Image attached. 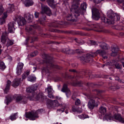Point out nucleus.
I'll use <instances>...</instances> for the list:
<instances>
[{
	"mask_svg": "<svg viewBox=\"0 0 124 124\" xmlns=\"http://www.w3.org/2000/svg\"><path fill=\"white\" fill-rule=\"evenodd\" d=\"M78 6L76 5H74L72 8L70 9L71 11L74 12V16H72V14H69L67 16V20L71 22H76L78 20V17L81 14H83L86 11V5L85 3H84L81 4L80 8H78Z\"/></svg>",
	"mask_w": 124,
	"mask_h": 124,
	"instance_id": "1",
	"label": "nucleus"
},
{
	"mask_svg": "<svg viewBox=\"0 0 124 124\" xmlns=\"http://www.w3.org/2000/svg\"><path fill=\"white\" fill-rule=\"evenodd\" d=\"M43 111L42 109H39L35 112L27 113L25 114L26 117L29 118L30 120H34L39 117L38 115L41 114Z\"/></svg>",
	"mask_w": 124,
	"mask_h": 124,
	"instance_id": "2",
	"label": "nucleus"
},
{
	"mask_svg": "<svg viewBox=\"0 0 124 124\" xmlns=\"http://www.w3.org/2000/svg\"><path fill=\"white\" fill-rule=\"evenodd\" d=\"M42 57L45 59L44 61L47 65V67L49 66L51 68L58 69V66L54 65L52 64L53 58L50 56L49 55H42Z\"/></svg>",
	"mask_w": 124,
	"mask_h": 124,
	"instance_id": "3",
	"label": "nucleus"
},
{
	"mask_svg": "<svg viewBox=\"0 0 124 124\" xmlns=\"http://www.w3.org/2000/svg\"><path fill=\"white\" fill-rule=\"evenodd\" d=\"M8 34L6 31L3 32L2 33V35L1 38V42L3 44H4L6 41L7 40V43L6 44V46L7 47L12 45L13 43L11 40L8 39Z\"/></svg>",
	"mask_w": 124,
	"mask_h": 124,
	"instance_id": "4",
	"label": "nucleus"
},
{
	"mask_svg": "<svg viewBox=\"0 0 124 124\" xmlns=\"http://www.w3.org/2000/svg\"><path fill=\"white\" fill-rule=\"evenodd\" d=\"M96 56V55H82L81 56L78 57V59L81 62L84 63L91 61L92 57H94Z\"/></svg>",
	"mask_w": 124,
	"mask_h": 124,
	"instance_id": "5",
	"label": "nucleus"
},
{
	"mask_svg": "<svg viewBox=\"0 0 124 124\" xmlns=\"http://www.w3.org/2000/svg\"><path fill=\"white\" fill-rule=\"evenodd\" d=\"M62 52L64 54H74L76 53L81 54L84 53L83 50H81L80 49H77L75 50H70L68 48L63 49H62Z\"/></svg>",
	"mask_w": 124,
	"mask_h": 124,
	"instance_id": "6",
	"label": "nucleus"
},
{
	"mask_svg": "<svg viewBox=\"0 0 124 124\" xmlns=\"http://www.w3.org/2000/svg\"><path fill=\"white\" fill-rule=\"evenodd\" d=\"M105 118H106V119H108V118L109 120L115 119L122 123H124V121L123 120L124 118H122L120 115L119 114H115L113 116H111L110 115L109 116L106 115L105 116Z\"/></svg>",
	"mask_w": 124,
	"mask_h": 124,
	"instance_id": "7",
	"label": "nucleus"
},
{
	"mask_svg": "<svg viewBox=\"0 0 124 124\" xmlns=\"http://www.w3.org/2000/svg\"><path fill=\"white\" fill-rule=\"evenodd\" d=\"M16 101L23 104H25L27 103L28 98L25 96H22L19 94L16 96Z\"/></svg>",
	"mask_w": 124,
	"mask_h": 124,
	"instance_id": "8",
	"label": "nucleus"
},
{
	"mask_svg": "<svg viewBox=\"0 0 124 124\" xmlns=\"http://www.w3.org/2000/svg\"><path fill=\"white\" fill-rule=\"evenodd\" d=\"M59 104L57 100H49L47 103V106L48 108L57 107L59 105Z\"/></svg>",
	"mask_w": 124,
	"mask_h": 124,
	"instance_id": "9",
	"label": "nucleus"
},
{
	"mask_svg": "<svg viewBox=\"0 0 124 124\" xmlns=\"http://www.w3.org/2000/svg\"><path fill=\"white\" fill-rule=\"evenodd\" d=\"M92 11L93 16L95 20H98L100 18L99 10L95 8L92 9Z\"/></svg>",
	"mask_w": 124,
	"mask_h": 124,
	"instance_id": "10",
	"label": "nucleus"
},
{
	"mask_svg": "<svg viewBox=\"0 0 124 124\" xmlns=\"http://www.w3.org/2000/svg\"><path fill=\"white\" fill-rule=\"evenodd\" d=\"M16 19L19 26H23L26 24V22L25 18L21 16H18Z\"/></svg>",
	"mask_w": 124,
	"mask_h": 124,
	"instance_id": "11",
	"label": "nucleus"
},
{
	"mask_svg": "<svg viewBox=\"0 0 124 124\" xmlns=\"http://www.w3.org/2000/svg\"><path fill=\"white\" fill-rule=\"evenodd\" d=\"M37 87L31 86L27 88L26 91L28 93H32L33 95L34 96L37 93Z\"/></svg>",
	"mask_w": 124,
	"mask_h": 124,
	"instance_id": "12",
	"label": "nucleus"
},
{
	"mask_svg": "<svg viewBox=\"0 0 124 124\" xmlns=\"http://www.w3.org/2000/svg\"><path fill=\"white\" fill-rule=\"evenodd\" d=\"M41 5L42 8V13H45L47 15L50 16L51 14V12L49 8L46 6L43 7L42 4H41Z\"/></svg>",
	"mask_w": 124,
	"mask_h": 124,
	"instance_id": "13",
	"label": "nucleus"
},
{
	"mask_svg": "<svg viewBox=\"0 0 124 124\" xmlns=\"http://www.w3.org/2000/svg\"><path fill=\"white\" fill-rule=\"evenodd\" d=\"M110 51H111V54H123L122 52H121L117 46H112L111 47Z\"/></svg>",
	"mask_w": 124,
	"mask_h": 124,
	"instance_id": "14",
	"label": "nucleus"
},
{
	"mask_svg": "<svg viewBox=\"0 0 124 124\" xmlns=\"http://www.w3.org/2000/svg\"><path fill=\"white\" fill-rule=\"evenodd\" d=\"M61 91L62 92L66 93L67 97H68L70 95L71 92L69 89L68 88L67 85L66 84H64Z\"/></svg>",
	"mask_w": 124,
	"mask_h": 124,
	"instance_id": "15",
	"label": "nucleus"
},
{
	"mask_svg": "<svg viewBox=\"0 0 124 124\" xmlns=\"http://www.w3.org/2000/svg\"><path fill=\"white\" fill-rule=\"evenodd\" d=\"M98 106V105H95L94 100L92 99H90L88 102V107L90 109H93L94 107H97Z\"/></svg>",
	"mask_w": 124,
	"mask_h": 124,
	"instance_id": "16",
	"label": "nucleus"
},
{
	"mask_svg": "<svg viewBox=\"0 0 124 124\" xmlns=\"http://www.w3.org/2000/svg\"><path fill=\"white\" fill-rule=\"evenodd\" d=\"M24 64L22 62H19L18 63L16 68V73L17 75H20L22 71Z\"/></svg>",
	"mask_w": 124,
	"mask_h": 124,
	"instance_id": "17",
	"label": "nucleus"
},
{
	"mask_svg": "<svg viewBox=\"0 0 124 124\" xmlns=\"http://www.w3.org/2000/svg\"><path fill=\"white\" fill-rule=\"evenodd\" d=\"M15 24L14 22H10L8 24V30L11 33L14 32L15 30V28L14 27Z\"/></svg>",
	"mask_w": 124,
	"mask_h": 124,
	"instance_id": "18",
	"label": "nucleus"
},
{
	"mask_svg": "<svg viewBox=\"0 0 124 124\" xmlns=\"http://www.w3.org/2000/svg\"><path fill=\"white\" fill-rule=\"evenodd\" d=\"M46 97L40 94L37 95L35 97L37 100H39L42 101H44L46 100Z\"/></svg>",
	"mask_w": 124,
	"mask_h": 124,
	"instance_id": "19",
	"label": "nucleus"
},
{
	"mask_svg": "<svg viewBox=\"0 0 124 124\" xmlns=\"http://www.w3.org/2000/svg\"><path fill=\"white\" fill-rule=\"evenodd\" d=\"M21 78L16 79L12 82V86L15 87H16L20 84Z\"/></svg>",
	"mask_w": 124,
	"mask_h": 124,
	"instance_id": "20",
	"label": "nucleus"
},
{
	"mask_svg": "<svg viewBox=\"0 0 124 124\" xmlns=\"http://www.w3.org/2000/svg\"><path fill=\"white\" fill-rule=\"evenodd\" d=\"M11 84V82L10 81L8 80L7 82V84H6V87L4 90L5 93L7 94L8 92Z\"/></svg>",
	"mask_w": 124,
	"mask_h": 124,
	"instance_id": "21",
	"label": "nucleus"
},
{
	"mask_svg": "<svg viewBox=\"0 0 124 124\" xmlns=\"http://www.w3.org/2000/svg\"><path fill=\"white\" fill-rule=\"evenodd\" d=\"M7 16V13L5 12L2 18H0V24L2 25L5 23V19Z\"/></svg>",
	"mask_w": 124,
	"mask_h": 124,
	"instance_id": "22",
	"label": "nucleus"
},
{
	"mask_svg": "<svg viewBox=\"0 0 124 124\" xmlns=\"http://www.w3.org/2000/svg\"><path fill=\"white\" fill-rule=\"evenodd\" d=\"M24 4L26 7H28L32 5L33 3V1L31 0H27L24 2Z\"/></svg>",
	"mask_w": 124,
	"mask_h": 124,
	"instance_id": "23",
	"label": "nucleus"
},
{
	"mask_svg": "<svg viewBox=\"0 0 124 124\" xmlns=\"http://www.w3.org/2000/svg\"><path fill=\"white\" fill-rule=\"evenodd\" d=\"M26 17L27 19V20L29 22H31L33 18L32 15H31L30 13H28L26 14Z\"/></svg>",
	"mask_w": 124,
	"mask_h": 124,
	"instance_id": "24",
	"label": "nucleus"
},
{
	"mask_svg": "<svg viewBox=\"0 0 124 124\" xmlns=\"http://www.w3.org/2000/svg\"><path fill=\"white\" fill-rule=\"evenodd\" d=\"M99 46L101 48L107 50L109 48V47L108 45L104 42L101 43L100 45Z\"/></svg>",
	"mask_w": 124,
	"mask_h": 124,
	"instance_id": "25",
	"label": "nucleus"
},
{
	"mask_svg": "<svg viewBox=\"0 0 124 124\" xmlns=\"http://www.w3.org/2000/svg\"><path fill=\"white\" fill-rule=\"evenodd\" d=\"M106 53L105 51L104 50L99 49L97 50L95 52L92 53L91 52L88 53L87 54H103Z\"/></svg>",
	"mask_w": 124,
	"mask_h": 124,
	"instance_id": "26",
	"label": "nucleus"
},
{
	"mask_svg": "<svg viewBox=\"0 0 124 124\" xmlns=\"http://www.w3.org/2000/svg\"><path fill=\"white\" fill-rule=\"evenodd\" d=\"M107 14V16L112 20L114 14L113 11L111 10H109Z\"/></svg>",
	"mask_w": 124,
	"mask_h": 124,
	"instance_id": "27",
	"label": "nucleus"
},
{
	"mask_svg": "<svg viewBox=\"0 0 124 124\" xmlns=\"http://www.w3.org/2000/svg\"><path fill=\"white\" fill-rule=\"evenodd\" d=\"M15 10L14 6L13 5H9V7L7 10V12L8 13H11Z\"/></svg>",
	"mask_w": 124,
	"mask_h": 124,
	"instance_id": "28",
	"label": "nucleus"
},
{
	"mask_svg": "<svg viewBox=\"0 0 124 124\" xmlns=\"http://www.w3.org/2000/svg\"><path fill=\"white\" fill-rule=\"evenodd\" d=\"M120 16L118 14H114L113 16V18L112 19V21H117L119 20L120 19Z\"/></svg>",
	"mask_w": 124,
	"mask_h": 124,
	"instance_id": "29",
	"label": "nucleus"
},
{
	"mask_svg": "<svg viewBox=\"0 0 124 124\" xmlns=\"http://www.w3.org/2000/svg\"><path fill=\"white\" fill-rule=\"evenodd\" d=\"M106 108L103 107L101 106L99 109V112L102 114L106 113Z\"/></svg>",
	"mask_w": 124,
	"mask_h": 124,
	"instance_id": "30",
	"label": "nucleus"
},
{
	"mask_svg": "<svg viewBox=\"0 0 124 124\" xmlns=\"http://www.w3.org/2000/svg\"><path fill=\"white\" fill-rule=\"evenodd\" d=\"M46 91H47L48 93H52L53 91V89L51 86L48 85V87L45 89Z\"/></svg>",
	"mask_w": 124,
	"mask_h": 124,
	"instance_id": "31",
	"label": "nucleus"
},
{
	"mask_svg": "<svg viewBox=\"0 0 124 124\" xmlns=\"http://www.w3.org/2000/svg\"><path fill=\"white\" fill-rule=\"evenodd\" d=\"M17 113H16L12 114L10 116V119L12 120H15L16 118V116H17Z\"/></svg>",
	"mask_w": 124,
	"mask_h": 124,
	"instance_id": "32",
	"label": "nucleus"
},
{
	"mask_svg": "<svg viewBox=\"0 0 124 124\" xmlns=\"http://www.w3.org/2000/svg\"><path fill=\"white\" fill-rule=\"evenodd\" d=\"M34 28L33 26L28 25L25 28L29 32H30L31 33H32L31 32V31L33 32L34 31L33 30V28Z\"/></svg>",
	"mask_w": 124,
	"mask_h": 124,
	"instance_id": "33",
	"label": "nucleus"
},
{
	"mask_svg": "<svg viewBox=\"0 0 124 124\" xmlns=\"http://www.w3.org/2000/svg\"><path fill=\"white\" fill-rule=\"evenodd\" d=\"M36 78L32 76H29L28 78V80L31 82L34 81L36 79Z\"/></svg>",
	"mask_w": 124,
	"mask_h": 124,
	"instance_id": "34",
	"label": "nucleus"
},
{
	"mask_svg": "<svg viewBox=\"0 0 124 124\" xmlns=\"http://www.w3.org/2000/svg\"><path fill=\"white\" fill-rule=\"evenodd\" d=\"M46 16L42 18L39 19V23L41 24H43L44 23V22L45 21Z\"/></svg>",
	"mask_w": 124,
	"mask_h": 124,
	"instance_id": "35",
	"label": "nucleus"
},
{
	"mask_svg": "<svg viewBox=\"0 0 124 124\" xmlns=\"http://www.w3.org/2000/svg\"><path fill=\"white\" fill-rule=\"evenodd\" d=\"M6 68V66L4 63L3 62H1L0 63V69L2 70H3Z\"/></svg>",
	"mask_w": 124,
	"mask_h": 124,
	"instance_id": "36",
	"label": "nucleus"
},
{
	"mask_svg": "<svg viewBox=\"0 0 124 124\" xmlns=\"http://www.w3.org/2000/svg\"><path fill=\"white\" fill-rule=\"evenodd\" d=\"M6 100L7 101V102L6 103L8 105V103L11 101L12 99V97L8 96V98H7V97L6 96Z\"/></svg>",
	"mask_w": 124,
	"mask_h": 124,
	"instance_id": "37",
	"label": "nucleus"
},
{
	"mask_svg": "<svg viewBox=\"0 0 124 124\" xmlns=\"http://www.w3.org/2000/svg\"><path fill=\"white\" fill-rule=\"evenodd\" d=\"M91 72H90L88 71H86L85 72H84L83 74V75H84L86 77H89V75H90Z\"/></svg>",
	"mask_w": 124,
	"mask_h": 124,
	"instance_id": "38",
	"label": "nucleus"
},
{
	"mask_svg": "<svg viewBox=\"0 0 124 124\" xmlns=\"http://www.w3.org/2000/svg\"><path fill=\"white\" fill-rule=\"evenodd\" d=\"M98 77L96 75L94 74H93L91 73L89 76V79H91L95 78H97Z\"/></svg>",
	"mask_w": 124,
	"mask_h": 124,
	"instance_id": "39",
	"label": "nucleus"
},
{
	"mask_svg": "<svg viewBox=\"0 0 124 124\" xmlns=\"http://www.w3.org/2000/svg\"><path fill=\"white\" fill-rule=\"evenodd\" d=\"M47 2L50 6H52L54 2V0H46Z\"/></svg>",
	"mask_w": 124,
	"mask_h": 124,
	"instance_id": "40",
	"label": "nucleus"
},
{
	"mask_svg": "<svg viewBox=\"0 0 124 124\" xmlns=\"http://www.w3.org/2000/svg\"><path fill=\"white\" fill-rule=\"evenodd\" d=\"M4 11V9L2 5L0 4V16L2 15Z\"/></svg>",
	"mask_w": 124,
	"mask_h": 124,
	"instance_id": "41",
	"label": "nucleus"
},
{
	"mask_svg": "<svg viewBox=\"0 0 124 124\" xmlns=\"http://www.w3.org/2000/svg\"><path fill=\"white\" fill-rule=\"evenodd\" d=\"M80 104V101L79 99H77L75 102V104L76 105H79Z\"/></svg>",
	"mask_w": 124,
	"mask_h": 124,
	"instance_id": "42",
	"label": "nucleus"
},
{
	"mask_svg": "<svg viewBox=\"0 0 124 124\" xmlns=\"http://www.w3.org/2000/svg\"><path fill=\"white\" fill-rule=\"evenodd\" d=\"M116 29L119 30H121L123 29V27L120 25H118L116 26Z\"/></svg>",
	"mask_w": 124,
	"mask_h": 124,
	"instance_id": "43",
	"label": "nucleus"
},
{
	"mask_svg": "<svg viewBox=\"0 0 124 124\" xmlns=\"http://www.w3.org/2000/svg\"><path fill=\"white\" fill-rule=\"evenodd\" d=\"M104 0H93L94 2L96 4H97L101 2Z\"/></svg>",
	"mask_w": 124,
	"mask_h": 124,
	"instance_id": "44",
	"label": "nucleus"
},
{
	"mask_svg": "<svg viewBox=\"0 0 124 124\" xmlns=\"http://www.w3.org/2000/svg\"><path fill=\"white\" fill-rule=\"evenodd\" d=\"M48 94V96L49 98L52 99L54 98L53 95L52 94V93H49Z\"/></svg>",
	"mask_w": 124,
	"mask_h": 124,
	"instance_id": "45",
	"label": "nucleus"
},
{
	"mask_svg": "<svg viewBox=\"0 0 124 124\" xmlns=\"http://www.w3.org/2000/svg\"><path fill=\"white\" fill-rule=\"evenodd\" d=\"M39 14V13L37 12H35V13L34 15L35 18H37L38 17Z\"/></svg>",
	"mask_w": 124,
	"mask_h": 124,
	"instance_id": "46",
	"label": "nucleus"
},
{
	"mask_svg": "<svg viewBox=\"0 0 124 124\" xmlns=\"http://www.w3.org/2000/svg\"><path fill=\"white\" fill-rule=\"evenodd\" d=\"M75 40L78 43L81 44L82 43L81 41L80 40V39H77L76 38L75 39Z\"/></svg>",
	"mask_w": 124,
	"mask_h": 124,
	"instance_id": "47",
	"label": "nucleus"
},
{
	"mask_svg": "<svg viewBox=\"0 0 124 124\" xmlns=\"http://www.w3.org/2000/svg\"><path fill=\"white\" fill-rule=\"evenodd\" d=\"M91 43L92 45H97V42L93 40H92L91 41Z\"/></svg>",
	"mask_w": 124,
	"mask_h": 124,
	"instance_id": "48",
	"label": "nucleus"
},
{
	"mask_svg": "<svg viewBox=\"0 0 124 124\" xmlns=\"http://www.w3.org/2000/svg\"><path fill=\"white\" fill-rule=\"evenodd\" d=\"M96 28L98 29H101L102 28V27L101 26H100L99 24H96Z\"/></svg>",
	"mask_w": 124,
	"mask_h": 124,
	"instance_id": "49",
	"label": "nucleus"
},
{
	"mask_svg": "<svg viewBox=\"0 0 124 124\" xmlns=\"http://www.w3.org/2000/svg\"><path fill=\"white\" fill-rule=\"evenodd\" d=\"M116 68L117 69H119L120 68V66L119 64L118 63H116L115 65Z\"/></svg>",
	"mask_w": 124,
	"mask_h": 124,
	"instance_id": "50",
	"label": "nucleus"
},
{
	"mask_svg": "<svg viewBox=\"0 0 124 124\" xmlns=\"http://www.w3.org/2000/svg\"><path fill=\"white\" fill-rule=\"evenodd\" d=\"M31 40H32V41L31 42V43H32L33 42V41L36 40L37 38L36 37H35V38L31 37Z\"/></svg>",
	"mask_w": 124,
	"mask_h": 124,
	"instance_id": "51",
	"label": "nucleus"
},
{
	"mask_svg": "<svg viewBox=\"0 0 124 124\" xmlns=\"http://www.w3.org/2000/svg\"><path fill=\"white\" fill-rule=\"evenodd\" d=\"M64 110V109L63 108L59 109L57 110V111H59L60 112H63Z\"/></svg>",
	"mask_w": 124,
	"mask_h": 124,
	"instance_id": "52",
	"label": "nucleus"
},
{
	"mask_svg": "<svg viewBox=\"0 0 124 124\" xmlns=\"http://www.w3.org/2000/svg\"><path fill=\"white\" fill-rule=\"evenodd\" d=\"M30 72V71L27 70L26 72L24 74L27 76L29 75Z\"/></svg>",
	"mask_w": 124,
	"mask_h": 124,
	"instance_id": "53",
	"label": "nucleus"
},
{
	"mask_svg": "<svg viewBox=\"0 0 124 124\" xmlns=\"http://www.w3.org/2000/svg\"><path fill=\"white\" fill-rule=\"evenodd\" d=\"M83 119L89 118V116L85 114H83Z\"/></svg>",
	"mask_w": 124,
	"mask_h": 124,
	"instance_id": "54",
	"label": "nucleus"
},
{
	"mask_svg": "<svg viewBox=\"0 0 124 124\" xmlns=\"http://www.w3.org/2000/svg\"><path fill=\"white\" fill-rule=\"evenodd\" d=\"M52 26L54 27H58V25L56 24L55 23H54L52 24Z\"/></svg>",
	"mask_w": 124,
	"mask_h": 124,
	"instance_id": "55",
	"label": "nucleus"
},
{
	"mask_svg": "<svg viewBox=\"0 0 124 124\" xmlns=\"http://www.w3.org/2000/svg\"><path fill=\"white\" fill-rule=\"evenodd\" d=\"M117 2L119 3H121L124 1V0H117Z\"/></svg>",
	"mask_w": 124,
	"mask_h": 124,
	"instance_id": "56",
	"label": "nucleus"
},
{
	"mask_svg": "<svg viewBox=\"0 0 124 124\" xmlns=\"http://www.w3.org/2000/svg\"><path fill=\"white\" fill-rule=\"evenodd\" d=\"M27 77V76L25 74H24L22 75V78L23 79H24Z\"/></svg>",
	"mask_w": 124,
	"mask_h": 124,
	"instance_id": "57",
	"label": "nucleus"
},
{
	"mask_svg": "<svg viewBox=\"0 0 124 124\" xmlns=\"http://www.w3.org/2000/svg\"><path fill=\"white\" fill-rule=\"evenodd\" d=\"M104 59H107L108 57L107 56H105V55H101Z\"/></svg>",
	"mask_w": 124,
	"mask_h": 124,
	"instance_id": "58",
	"label": "nucleus"
},
{
	"mask_svg": "<svg viewBox=\"0 0 124 124\" xmlns=\"http://www.w3.org/2000/svg\"><path fill=\"white\" fill-rule=\"evenodd\" d=\"M8 58L10 61L12 60V58L9 55L8 56Z\"/></svg>",
	"mask_w": 124,
	"mask_h": 124,
	"instance_id": "59",
	"label": "nucleus"
},
{
	"mask_svg": "<svg viewBox=\"0 0 124 124\" xmlns=\"http://www.w3.org/2000/svg\"><path fill=\"white\" fill-rule=\"evenodd\" d=\"M36 55H28V57L29 58V57H33L35 56H36Z\"/></svg>",
	"mask_w": 124,
	"mask_h": 124,
	"instance_id": "60",
	"label": "nucleus"
},
{
	"mask_svg": "<svg viewBox=\"0 0 124 124\" xmlns=\"http://www.w3.org/2000/svg\"><path fill=\"white\" fill-rule=\"evenodd\" d=\"M83 114H82L81 115H79L78 116L79 118L82 119H83Z\"/></svg>",
	"mask_w": 124,
	"mask_h": 124,
	"instance_id": "61",
	"label": "nucleus"
},
{
	"mask_svg": "<svg viewBox=\"0 0 124 124\" xmlns=\"http://www.w3.org/2000/svg\"><path fill=\"white\" fill-rule=\"evenodd\" d=\"M69 71L70 72H76V70L74 69H70L69 70Z\"/></svg>",
	"mask_w": 124,
	"mask_h": 124,
	"instance_id": "62",
	"label": "nucleus"
},
{
	"mask_svg": "<svg viewBox=\"0 0 124 124\" xmlns=\"http://www.w3.org/2000/svg\"><path fill=\"white\" fill-rule=\"evenodd\" d=\"M96 24H91V27L93 28H96Z\"/></svg>",
	"mask_w": 124,
	"mask_h": 124,
	"instance_id": "63",
	"label": "nucleus"
},
{
	"mask_svg": "<svg viewBox=\"0 0 124 124\" xmlns=\"http://www.w3.org/2000/svg\"><path fill=\"white\" fill-rule=\"evenodd\" d=\"M72 65L73 67H75L77 66V64L75 63H73L72 64Z\"/></svg>",
	"mask_w": 124,
	"mask_h": 124,
	"instance_id": "64",
	"label": "nucleus"
}]
</instances>
